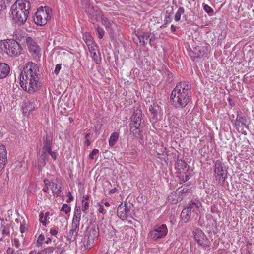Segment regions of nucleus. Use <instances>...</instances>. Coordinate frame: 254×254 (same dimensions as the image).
Masks as SVG:
<instances>
[{"label":"nucleus","instance_id":"nucleus-19","mask_svg":"<svg viewBox=\"0 0 254 254\" xmlns=\"http://www.w3.org/2000/svg\"><path fill=\"white\" fill-rule=\"evenodd\" d=\"M191 211L187 207L184 208L181 213V218L184 223L188 222L190 218Z\"/></svg>","mask_w":254,"mask_h":254},{"label":"nucleus","instance_id":"nucleus-63","mask_svg":"<svg viewBox=\"0 0 254 254\" xmlns=\"http://www.w3.org/2000/svg\"><path fill=\"white\" fill-rule=\"evenodd\" d=\"M116 191V189H112L110 190L111 193H114Z\"/></svg>","mask_w":254,"mask_h":254},{"label":"nucleus","instance_id":"nucleus-29","mask_svg":"<svg viewBox=\"0 0 254 254\" xmlns=\"http://www.w3.org/2000/svg\"><path fill=\"white\" fill-rule=\"evenodd\" d=\"M136 37L137 38V40H138L139 41V42H137V41H136V42L137 44L139 43L140 45H142L143 46H144L146 44V41L145 40V38L144 34H140V35H136Z\"/></svg>","mask_w":254,"mask_h":254},{"label":"nucleus","instance_id":"nucleus-8","mask_svg":"<svg viewBox=\"0 0 254 254\" xmlns=\"http://www.w3.org/2000/svg\"><path fill=\"white\" fill-rule=\"evenodd\" d=\"M25 40L31 55L35 59H39L41 56V49L39 46L31 37H28L26 38Z\"/></svg>","mask_w":254,"mask_h":254},{"label":"nucleus","instance_id":"nucleus-28","mask_svg":"<svg viewBox=\"0 0 254 254\" xmlns=\"http://www.w3.org/2000/svg\"><path fill=\"white\" fill-rule=\"evenodd\" d=\"M184 12V8L182 7H179L175 15V20L176 21H180L181 15H183Z\"/></svg>","mask_w":254,"mask_h":254},{"label":"nucleus","instance_id":"nucleus-52","mask_svg":"<svg viewBox=\"0 0 254 254\" xmlns=\"http://www.w3.org/2000/svg\"><path fill=\"white\" fill-rule=\"evenodd\" d=\"M167 74L168 76V80L170 82L172 81V78L173 77L172 74L171 73H170L169 71H167Z\"/></svg>","mask_w":254,"mask_h":254},{"label":"nucleus","instance_id":"nucleus-64","mask_svg":"<svg viewBox=\"0 0 254 254\" xmlns=\"http://www.w3.org/2000/svg\"><path fill=\"white\" fill-rule=\"evenodd\" d=\"M187 191H188V190H187V189L185 190L184 189H183L182 190V191H183V193H186V192H187Z\"/></svg>","mask_w":254,"mask_h":254},{"label":"nucleus","instance_id":"nucleus-18","mask_svg":"<svg viewBox=\"0 0 254 254\" xmlns=\"http://www.w3.org/2000/svg\"><path fill=\"white\" fill-rule=\"evenodd\" d=\"M48 186L54 196H58L60 194L61 192V189L57 183L53 181L48 182Z\"/></svg>","mask_w":254,"mask_h":254},{"label":"nucleus","instance_id":"nucleus-31","mask_svg":"<svg viewBox=\"0 0 254 254\" xmlns=\"http://www.w3.org/2000/svg\"><path fill=\"white\" fill-rule=\"evenodd\" d=\"M87 46L88 47V49L90 52V53H92L94 52H97L98 50L97 47L96 45V44L93 42L91 44H90L89 45H87Z\"/></svg>","mask_w":254,"mask_h":254},{"label":"nucleus","instance_id":"nucleus-53","mask_svg":"<svg viewBox=\"0 0 254 254\" xmlns=\"http://www.w3.org/2000/svg\"><path fill=\"white\" fill-rule=\"evenodd\" d=\"M190 179L189 175H186L185 176V178H183L182 179V181H183L184 182H185L186 181H188Z\"/></svg>","mask_w":254,"mask_h":254},{"label":"nucleus","instance_id":"nucleus-12","mask_svg":"<svg viewBox=\"0 0 254 254\" xmlns=\"http://www.w3.org/2000/svg\"><path fill=\"white\" fill-rule=\"evenodd\" d=\"M29 9L18 12L17 15H12L14 20L19 24H23L26 21L29 15Z\"/></svg>","mask_w":254,"mask_h":254},{"label":"nucleus","instance_id":"nucleus-4","mask_svg":"<svg viewBox=\"0 0 254 254\" xmlns=\"http://www.w3.org/2000/svg\"><path fill=\"white\" fill-rule=\"evenodd\" d=\"M81 218L80 209H75L72 219L71 228L67 234L68 239L74 241L76 239L79 230V224Z\"/></svg>","mask_w":254,"mask_h":254},{"label":"nucleus","instance_id":"nucleus-49","mask_svg":"<svg viewBox=\"0 0 254 254\" xmlns=\"http://www.w3.org/2000/svg\"><path fill=\"white\" fill-rule=\"evenodd\" d=\"M49 152V154H50L52 158L54 159V160H56V154L55 153V152H53L52 151V149H51V151H48Z\"/></svg>","mask_w":254,"mask_h":254},{"label":"nucleus","instance_id":"nucleus-11","mask_svg":"<svg viewBox=\"0 0 254 254\" xmlns=\"http://www.w3.org/2000/svg\"><path fill=\"white\" fill-rule=\"evenodd\" d=\"M223 164L219 160L215 163V174L219 180L224 181L227 178L226 170L223 169Z\"/></svg>","mask_w":254,"mask_h":254},{"label":"nucleus","instance_id":"nucleus-62","mask_svg":"<svg viewBox=\"0 0 254 254\" xmlns=\"http://www.w3.org/2000/svg\"><path fill=\"white\" fill-rule=\"evenodd\" d=\"M104 205L106 207H109L110 206L109 203L108 202H105Z\"/></svg>","mask_w":254,"mask_h":254},{"label":"nucleus","instance_id":"nucleus-23","mask_svg":"<svg viewBox=\"0 0 254 254\" xmlns=\"http://www.w3.org/2000/svg\"><path fill=\"white\" fill-rule=\"evenodd\" d=\"M119 133L117 132H113L109 140V144L110 146H113L119 138Z\"/></svg>","mask_w":254,"mask_h":254},{"label":"nucleus","instance_id":"nucleus-10","mask_svg":"<svg viewBox=\"0 0 254 254\" xmlns=\"http://www.w3.org/2000/svg\"><path fill=\"white\" fill-rule=\"evenodd\" d=\"M194 238L200 245L202 246H208L210 242L204 232L199 228L195 229L193 231Z\"/></svg>","mask_w":254,"mask_h":254},{"label":"nucleus","instance_id":"nucleus-50","mask_svg":"<svg viewBox=\"0 0 254 254\" xmlns=\"http://www.w3.org/2000/svg\"><path fill=\"white\" fill-rule=\"evenodd\" d=\"M50 233L51 235L55 236L57 234L58 231L56 229H51L50 230Z\"/></svg>","mask_w":254,"mask_h":254},{"label":"nucleus","instance_id":"nucleus-54","mask_svg":"<svg viewBox=\"0 0 254 254\" xmlns=\"http://www.w3.org/2000/svg\"><path fill=\"white\" fill-rule=\"evenodd\" d=\"M20 232L23 233L24 231H25V227L22 225H20Z\"/></svg>","mask_w":254,"mask_h":254},{"label":"nucleus","instance_id":"nucleus-55","mask_svg":"<svg viewBox=\"0 0 254 254\" xmlns=\"http://www.w3.org/2000/svg\"><path fill=\"white\" fill-rule=\"evenodd\" d=\"M84 144L86 146H89L90 145V141H89V139H86Z\"/></svg>","mask_w":254,"mask_h":254},{"label":"nucleus","instance_id":"nucleus-7","mask_svg":"<svg viewBox=\"0 0 254 254\" xmlns=\"http://www.w3.org/2000/svg\"><path fill=\"white\" fill-rule=\"evenodd\" d=\"M168 233V229L165 224L156 226L151 230L149 233V236L153 240H157L165 237Z\"/></svg>","mask_w":254,"mask_h":254},{"label":"nucleus","instance_id":"nucleus-22","mask_svg":"<svg viewBox=\"0 0 254 254\" xmlns=\"http://www.w3.org/2000/svg\"><path fill=\"white\" fill-rule=\"evenodd\" d=\"M43 150L51 151L52 147V139L50 136L46 135V136L43 137Z\"/></svg>","mask_w":254,"mask_h":254},{"label":"nucleus","instance_id":"nucleus-45","mask_svg":"<svg viewBox=\"0 0 254 254\" xmlns=\"http://www.w3.org/2000/svg\"><path fill=\"white\" fill-rule=\"evenodd\" d=\"M98 206L99 207L98 209V212L100 213L104 214L106 212V211L105 210L104 206L100 205V204H98Z\"/></svg>","mask_w":254,"mask_h":254},{"label":"nucleus","instance_id":"nucleus-37","mask_svg":"<svg viewBox=\"0 0 254 254\" xmlns=\"http://www.w3.org/2000/svg\"><path fill=\"white\" fill-rule=\"evenodd\" d=\"M176 193L174 192V193H172L171 195H169L168 196V200L171 202L172 203H176L177 202V200L176 199H173V198L174 196H175L176 198L177 197L176 196Z\"/></svg>","mask_w":254,"mask_h":254},{"label":"nucleus","instance_id":"nucleus-42","mask_svg":"<svg viewBox=\"0 0 254 254\" xmlns=\"http://www.w3.org/2000/svg\"><path fill=\"white\" fill-rule=\"evenodd\" d=\"M82 210L85 212L89 208V203L87 202H85L84 200H82Z\"/></svg>","mask_w":254,"mask_h":254},{"label":"nucleus","instance_id":"nucleus-33","mask_svg":"<svg viewBox=\"0 0 254 254\" xmlns=\"http://www.w3.org/2000/svg\"><path fill=\"white\" fill-rule=\"evenodd\" d=\"M0 229L3 235H9L10 231L8 225H2Z\"/></svg>","mask_w":254,"mask_h":254},{"label":"nucleus","instance_id":"nucleus-13","mask_svg":"<svg viewBox=\"0 0 254 254\" xmlns=\"http://www.w3.org/2000/svg\"><path fill=\"white\" fill-rule=\"evenodd\" d=\"M7 162V151L3 144H0V172L4 168Z\"/></svg>","mask_w":254,"mask_h":254},{"label":"nucleus","instance_id":"nucleus-41","mask_svg":"<svg viewBox=\"0 0 254 254\" xmlns=\"http://www.w3.org/2000/svg\"><path fill=\"white\" fill-rule=\"evenodd\" d=\"M203 9H204V11L208 14L210 13H212L213 12V10L212 9V8H211L207 4H204Z\"/></svg>","mask_w":254,"mask_h":254},{"label":"nucleus","instance_id":"nucleus-26","mask_svg":"<svg viewBox=\"0 0 254 254\" xmlns=\"http://www.w3.org/2000/svg\"><path fill=\"white\" fill-rule=\"evenodd\" d=\"M83 39L84 42L86 43V45H89L91 44L93 41V38L91 36L90 33L88 32H85L83 34Z\"/></svg>","mask_w":254,"mask_h":254},{"label":"nucleus","instance_id":"nucleus-15","mask_svg":"<svg viewBox=\"0 0 254 254\" xmlns=\"http://www.w3.org/2000/svg\"><path fill=\"white\" fill-rule=\"evenodd\" d=\"M117 215L122 220L127 219L129 217V210L127 209L126 204L123 206L122 204L119 205L117 209Z\"/></svg>","mask_w":254,"mask_h":254},{"label":"nucleus","instance_id":"nucleus-30","mask_svg":"<svg viewBox=\"0 0 254 254\" xmlns=\"http://www.w3.org/2000/svg\"><path fill=\"white\" fill-rule=\"evenodd\" d=\"M35 108V104L34 102H28L26 104L25 109L29 112L33 111Z\"/></svg>","mask_w":254,"mask_h":254},{"label":"nucleus","instance_id":"nucleus-40","mask_svg":"<svg viewBox=\"0 0 254 254\" xmlns=\"http://www.w3.org/2000/svg\"><path fill=\"white\" fill-rule=\"evenodd\" d=\"M99 152V150L97 149H94L89 154V158L91 160H93L94 158V156L96 155Z\"/></svg>","mask_w":254,"mask_h":254},{"label":"nucleus","instance_id":"nucleus-59","mask_svg":"<svg viewBox=\"0 0 254 254\" xmlns=\"http://www.w3.org/2000/svg\"><path fill=\"white\" fill-rule=\"evenodd\" d=\"M16 254H23V253H22V252L21 249H19V250H17V251L16 252Z\"/></svg>","mask_w":254,"mask_h":254},{"label":"nucleus","instance_id":"nucleus-61","mask_svg":"<svg viewBox=\"0 0 254 254\" xmlns=\"http://www.w3.org/2000/svg\"><path fill=\"white\" fill-rule=\"evenodd\" d=\"M90 136V133H86L85 134V138L86 139H89L88 138L89 137V136Z\"/></svg>","mask_w":254,"mask_h":254},{"label":"nucleus","instance_id":"nucleus-35","mask_svg":"<svg viewBox=\"0 0 254 254\" xmlns=\"http://www.w3.org/2000/svg\"><path fill=\"white\" fill-rule=\"evenodd\" d=\"M45 239L44 235L42 234H40L37 240V244L38 246H41Z\"/></svg>","mask_w":254,"mask_h":254},{"label":"nucleus","instance_id":"nucleus-21","mask_svg":"<svg viewBox=\"0 0 254 254\" xmlns=\"http://www.w3.org/2000/svg\"><path fill=\"white\" fill-rule=\"evenodd\" d=\"M247 124V119L245 116H242L240 114H238L237 115L236 121L235 125L239 127H246Z\"/></svg>","mask_w":254,"mask_h":254},{"label":"nucleus","instance_id":"nucleus-46","mask_svg":"<svg viewBox=\"0 0 254 254\" xmlns=\"http://www.w3.org/2000/svg\"><path fill=\"white\" fill-rule=\"evenodd\" d=\"M7 254H16V252H14V249L12 248L9 247L7 251Z\"/></svg>","mask_w":254,"mask_h":254},{"label":"nucleus","instance_id":"nucleus-14","mask_svg":"<svg viewBox=\"0 0 254 254\" xmlns=\"http://www.w3.org/2000/svg\"><path fill=\"white\" fill-rule=\"evenodd\" d=\"M142 113L140 110H135L132 117L130 125H133L136 127H140Z\"/></svg>","mask_w":254,"mask_h":254},{"label":"nucleus","instance_id":"nucleus-2","mask_svg":"<svg viewBox=\"0 0 254 254\" xmlns=\"http://www.w3.org/2000/svg\"><path fill=\"white\" fill-rule=\"evenodd\" d=\"M190 99V86L186 81L178 82L172 92L171 102L176 108L186 107Z\"/></svg>","mask_w":254,"mask_h":254},{"label":"nucleus","instance_id":"nucleus-43","mask_svg":"<svg viewBox=\"0 0 254 254\" xmlns=\"http://www.w3.org/2000/svg\"><path fill=\"white\" fill-rule=\"evenodd\" d=\"M12 245L17 248H18L20 245L19 240L17 238L14 239V240L12 241Z\"/></svg>","mask_w":254,"mask_h":254},{"label":"nucleus","instance_id":"nucleus-32","mask_svg":"<svg viewBox=\"0 0 254 254\" xmlns=\"http://www.w3.org/2000/svg\"><path fill=\"white\" fill-rule=\"evenodd\" d=\"M144 34L146 42L147 41L150 42L155 39L154 35H153L152 33L146 32L144 33Z\"/></svg>","mask_w":254,"mask_h":254},{"label":"nucleus","instance_id":"nucleus-58","mask_svg":"<svg viewBox=\"0 0 254 254\" xmlns=\"http://www.w3.org/2000/svg\"><path fill=\"white\" fill-rule=\"evenodd\" d=\"M51 241H52L51 239L49 237L47 239L46 241H45V243L48 244L51 243Z\"/></svg>","mask_w":254,"mask_h":254},{"label":"nucleus","instance_id":"nucleus-20","mask_svg":"<svg viewBox=\"0 0 254 254\" xmlns=\"http://www.w3.org/2000/svg\"><path fill=\"white\" fill-rule=\"evenodd\" d=\"M49 152L47 150H43L39 158V164L40 167H43L46 165V160L48 158Z\"/></svg>","mask_w":254,"mask_h":254},{"label":"nucleus","instance_id":"nucleus-24","mask_svg":"<svg viewBox=\"0 0 254 254\" xmlns=\"http://www.w3.org/2000/svg\"><path fill=\"white\" fill-rule=\"evenodd\" d=\"M131 133L134 136L138 137L140 135V127H136L133 125H130Z\"/></svg>","mask_w":254,"mask_h":254},{"label":"nucleus","instance_id":"nucleus-57","mask_svg":"<svg viewBox=\"0 0 254 254\" xmlns=\"http://www.w3.org/2000/svg\"><path fill=\"white\" fill-rule=\"evenodd\" d=\"M171 30L172 32H175L176 31V26H175L174 25H172L171 26Z\"/></svg>","mask_w":254,"mask_h":254},{"label":"nucleus","instance_id":"nucleus-16","mask_svg":"<svg viewBox=\"0 0 254 254\" xmlns=\"http://www.w3.org/2000/svg\"><path fill=\"white\" fill-rule=\"evenodd\" d=\"M10 72V67L6 63H0V79L6 77Z\"/></svg>","mask_w":254,"mask_h":254},{"label":"nucleus","instance_id":"nucleus-48","mask_svg":"<svg viewBox=\"0 0 254 254\" xmlns=\"http://www.w3.org/2000/svg\"><path fill=\"white\" fill-rule=\"evenodd\" d=\"M164 21L166 23H169L171 22V18L169 15H167L165 16Z\"/></svg>","mask_w":254,"mask_h":254},{"label":"nucleus","instance_id":"nucleus-47","mask_svg":"<svg viewBox=\"0 0 254 254\" xmlns=\"http://www.w3.org/2000/svg\"><path fill=\"white\" fill-rule=\"evenodd\" d=\"M44 182H45V184L46 185V186L43 189V191L44 192H48V190H49V186H48V183L46 182V181L45 180L44 181Z\"/></svg>","mask_w":254,"mask_h":254},{"label":"nucleus","instance_id":"nucleus-17","mask_svg":"<svg viewBox=\"0 0 254 254\" xmlns=\"http://www.w3.org/2000/svg\"><path fill=\"white\" fill-rule=\"evenodd\" d=\"M201 206V202L197 199H194L189 202L187 207L190 211H194L199 209Z\"/></svg>","mask_w":254,"mask_h":254},{"label":"nucleus","instance_id":"nucleus-5","mask_svg":"<svg viewBox=\"0 0 254 254\" xmlns=\"http://www.w3.org/2000/svg\"><path fill=\"white\" fill-rule=\"evenodd\" d=\"M50 9L47 6L39 8L34 16V21L35 23L40 26L45 25L50 19Z\"/></svg>","mask_w":254,"mask_h":254},{"label":"nucleus","instance_id":"nucleus-39","mask_svg":"<svg viewBox=\"0 0 254 254\" xmlns=\"http://www.w3.org/2000/svg\"><path fill=\"white\" fill-rule=\"evenodd\" d=\"M44 218L43 212H41L39 214V221L44 226H46V220Z\"/></svg>","mask_w":254,"mask_h":254},{"label":"nucleus","instance_id":"nucleus-1","mask_svg":"<svg viewBox=\"0 0 254 254\" xmlns=\"http://www.w3.org/2000/svg\"><path fill=\"white\" fill-rule=\"evenodd\" d=\"M38 72L39 67L35 63L29 62L25 64L20 75V84L23 90L29 93L38 90L40 86Z\"/></svg>","mask_w":254,"mask_h":254},{"label":"nucleus","instance_id":"nucleus-44","mask_svg":"<svg viewBox=\"0 0 254 254\" xmlns=\"http://www.w3.org/2000/svg\"><path fill=\"white\" fill-rule=\"evenodd\" d=\"M61 69V64H57L56 65V67H55V68L54 70L55 74L56 75H58Z\"/></svg>","mask_w":254,"mask_h":254},{"label":"nucleus","instance_id":"nucleus-38","mask_svg":"<svg viewBox=\"0 0 254 254\" xmlns=\"http://www.w3.org/2000/svg\"><path fill=\"white\" fill-rule=\"evenodd\" d=\"M97 31L98 34V38L101 39L104 35V31L103 28L98 27Z\"/></svg>","mask_w":254,"mask_h":254},{"label":"nucleus","instance_id":"nucleus-6","mask_svg":"<svg viewBox=\"0 0 254 254\" xmlns=\"http://www.w3.org/2000/svg\"><path fill=\"white\" fill-rule=\"evenodd\" d=\"M99 236L98 230L95 228H88L86 230L84 238V245L87 249H90L94 242Z\"/></svg>","mask_w":254,"mask_h":254},{"label":"nucleus","instance_id":"nucleus-36","mask_svg":"<svg viewBox=\"0 0 254 254\" xmlns=\"http://www.w3.org/2000/svg\"><path fill=\"white\" fill-rule=\"evenodd\" d=\"M61 211L64 212L65 214H68L70 211V207L67 204H64Z\"/></svg>","mask_w":254,"mask_h":254},{"label":"nucleus","instance_id":"nucleus-27","mask_svg":"<svg viewBox=\"0 0 254 254\" xmlns=\"http://www.w3.org/2000/svg\"><path fill=\"white\" fill-rule=\"evenodd\" d=\"M101 22L102 24L105 26L107 30H109L111 29L112 24L111 21H109L107 18L102 17L101 18Z\"/></svg>","mask_w":254,"mask_h":254},{"label":"nucleus","instance_id":"nucleus-60","mask_svg":"<svg viewBox=\"0 0 254 254\" xmlns=\"http://www.w3.org/2000/svg\"><path fill=\"white\" fill-rule=\"evenodd\" d=\"M89 197L88 195H84L83 197V199L84 200H87L89 199Z\"/></svg>","mask_w":254,"mask_h":254},{"label":"nucleus","instance_id":"nucleus-51","mask_svg":"<svg viewBox=\"0 0 254 254\" xmlns=\"http://www.w3.org/2000/svg\"><path fill=\"white\" fill-rule=\"evenodd\" d=\"M68 195V196H69V198L66 200V202H67V203H69V202H70L71 201H72V200H73V197H72V196H71V193H70V192H69V193H68V195Z\"/></svg>","mask_w":254,"mask_h":254},{"label":"nucleus","instance_id":"nucleus-9","mask_svg":"<svg viewBox=\"0 0 254 254\" xmlns=\"http://www.w3.org/2000/svg\"><path fill=\"white\" fill-rule=\"evenodd\" d=\"M30 3L28 0H17L11 7L12 15H17L18 12L29 9Z\"/></svg>","mask_w":254,"mask_h":254},{"label":"nucleus","instance_id":"nucleus-34","mask_svg":"<svg viewBox=\"0 0 254 254\" xmlns=\"http://www.w3.org/2000/svg\"><path fill=\"white\" fill-rule=\"evenodd\" d=\"M56 249V248L54 247H47V248H45L43 250V252L45 254H51Z\"/></svg>","mask_w":254,"mask_h":254},{"label":"nucleus","instance_id":"nucleus-25","mask_svg":"<svg viewBox=\"0 0 254 254\" xmlns=\"http://www.w3.org/2000/svg\"><path fill=\"white\" fill-rule=\"evenodd\" d=\"M90 54L92 58L94 60L96 64H100L101 61L100 52L97 51V52H94Z\"/></svg>","mask_w":254,"mask_h":254},{"label":"nucleus","instance_id":"nucleus-3","mask_svg":"<svg viewBox=\"0 0 254 254\" xmlns=\"http://www.w3.org/2000/svg\"><path fill=\"white\" fill-rule=\"evenodd\" d=\"M0 48L11 57L19 55L22 50L20 44L13 39L1 41L0 42Z\"/></svg>","mask_w":254,"mask_h":254},{"label":"nucleus","instance_id":"nucleus-56","mask_svg":"<svg viewBox=\"0 0 254 254\" xmlns=\"http://www.w3.org/2000/svg\"><path fill=\"white\" fill-rule=\"evenodd\" d=\"M49 216V212H46L45 214H44V218H45L47 220V217Z\"/></svg>","mask_w":254,"mask_h":254}]
</instances>
